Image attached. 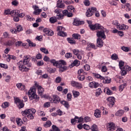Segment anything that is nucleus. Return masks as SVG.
<instances>
[{
  "instance_id": "obj_1",
  "label": "nucleus",
  "mask_w": 131,
  "mask_h": 131,
  "mask_svg": "<svg viewBox=\"0 0 131 131\" xmlns=\"http://www.w3.org/2000/svg\"><path fill=\"white\" fill-rule=\"evenodd\" d=\"M28 96L30 100H35L36 102L39 101V96L36 95L35 87H31L28 92Z\"/></svg>"
},
{
  "instance_id": "obj_2",
  "label": "nucleus",
  "mask_w": 131,
  "mask_h": 131,
  "mask_svg": "<svg viewBox=\"0 0 131 131\" xmlns=\"http://www.w3.org/2000/svg\"><path fill=\"white\" fill-rule=\"evenodd\" d=\"M36 111L34 108H30L24 111L21 112V114L23 116H27L29 119H33L34 117H33V114H35Z\"/></svg>"
},
{
  "instance_id": "obj_3",
  "label": "nucleus",
  "mask_w": 131,
  "mask_h": 131,
  "mask_svg": "<svg viewBox=\"0 0 131 131\" xmlns=\"http://www.w3.org/2000/svg\"><path fill=\"white\" fill-rule=\"evenodd\" d=\"M93 75L94 76V77H95V78L100 79V80H103V82L104 83H110L111 82V78L108 77H104L101 75L95 73H93Z\"/></svg>"
},
{
  "instance_id": "obj_4",
  "label": "nucleus",
  "mask_w": 131,
  "mask_h": 131,
  "mask_svg": "<svg viewBox=\"0 0 131 131\" xmlns=\"http://www.w3.org/2000/svg\"><path fill=\"white\" fill-rule=\"evenodd\" d=\"M72 52H73L74 55H75V56H77V58L79 60H81V59H82L83 55L84 54V52H83V51L82 50L79 51V50L76 49H73L72 50Z\"/></svg>"
},
{
  "instance_id": "obj_5",
  "label": "nucleus",
  "mask_w": 131,
  "mask_h": 131,
  "mask_svg": "<svg viewBox=\"0 0 131 131\" xmlns=\"http://www.w3.org/2000/svg\"><path fill=\"white\" fill-rule=\"evenodd\" d=\"M17 66L18 67L19 70L21 72H27L30 70V69L28 68L27 67L24 66V63H23V61H20L19 62L17 63Z\"/></svg>"
},
{
  "instance_id": "obj_6",
  "label": "nucleus",
  "mask_w": 131,
  "mask_h": 131,
  "mask_svg": "<svg viewBox=\"0 0 131 131\" xmlns=\"http://www.w3.org/2000/svg\"><path fill=\"white\" fill-rule=\"evenodd\" d=\"M30 55H25L24 57V60L23 63H24V65H26L27 67L30 68L31 66H32V64L30 62Z\"/></svg>"
},
{
  "instance_id": "obj_7",
  "label": "nucleus",
  "mask_w": 131,
  "mask_h": 131,
  "mask_svg": "<svg viewBox=\"0 0 131 131\" xmlns=\"http://www.w3.org/2000/svg\"><path fill=\"white\" fill-rule=\"evenodd\" d=\"M66 29L65 28L62 26H59L57 27L58 35L59 36H67V33L64 32Z\"/></svg>"
},
{
  "instance_id": "obj_8",
  "label": "nucleus",
  "mask_w": 131,
  "mask_h": 131,
  "mask_svg": "<svg viewBox=\"0 0 131 131\" xmlns=\"http://www.w3.org/2000/svg\"><path fill=\"white\" fill-rule=\"evenodd\" d=\"M89 27L91 30H96L98 29L105 30V28L99 24H96L95 25H89Z\"/></svg>"
},
{
  "instance_id": "obj_9",
  "label": "nucleus",
  "mask_w": 131,
  "mask_h": 131,
  "mask_svg": "<svg viewBox=\"0 0 131 131\" xmlns=\"http://www.w3.org/2000/svg\"><path fill=\"white\" fill-rule=\"evenodd\" d=\"M105 31H107L106 28L105 30H102L101 31H97L96 35L98 38L101 37L103 39H106V35H105Z\"/></svg>"
},
{
  "instance_id": "obj_10",
  "label": "nucleus",
  "mask_w": 131,
  "mask_h": 131,
  "mask_svg": "<svg viewBox=\"0 0 131 131\" xmlns=\"http://www.w3.org/2000/svg\"><path fill=\"white\" fill-rule=\"evenodd\" d=\"M131 68L128 66H125L121 68V74L123 76L127 74V71H130Z\"/></svg>"
},
{
  "instance_id": "obj_11",
  "label": "nucleus",
  "mask_w": 131,
  "mask_h": 131,
  "mask_svg": "<svg viewBox=\"0 0 131 131\" xmlns=\"http://www.w3.org/2000/svg\"><path fill=\"white\" fill-rule=\"evenodd\" d=\"M19 14V10H12L10 9H7L5 11V15H11V16H15V15H18Z\"/></svg>"
},
{
  "instance_id": "obj_12",
  "label": "nucleus",
  "mask_w": 131,
  "mask_h": 131,
  "mask_svg": "<svg viewBox=\"0 0 131 131\" xmlns=\"http://www.w3.org/2000/svg\"><path fill=\"white\" fill-rule=\"evenodd\" d=\"M60 100V97L56 95H52V98L50 99V101H51L52 103H54L55 104H58Z\"/></svg>"
},
{
  "instance_id": "obj_13",
  "label": "nucleus",
  "mask_w": 131,
  "mask_h": 131,
  "mask_svg": "<svg viewBox=\"0 0 131 131\" xmlns=\"http://www.w3.org/2000/svg\"><path fill=\"white\" fill-rule=\"evenodd\" d=\"M107 129L108 131H114L116 129L115 124L113 122H109L106 124Z\"/></svg>"
},
{
  "instance_id": "obj_14",
  "label": "nucleus",
  "mask_w": 131,
  "mask_h": 131,
  "mask_svg": "<svg viewBox=\"0 0 131 131\" xmlns=\"http://www.w3.org/2000/svg\"><path fill=\"white\" fill-rule=\"evenodd\" d=\"M35 86L37 88L38 95L41 96V95H42V93H43V89L42 88V87L39 85V84L37 83V82H35Z\"/></svg>"
},
{
  "instance_id": "obj_15",
  "label": "nucleus",
  "mask_w": 131,
  "mask_h": 131,
  "mask_svg": "<svg viewBox=\"0 0 131 131\" xmlns=\"http://www.w3.org/2000/svg\"><path fill=\"white\" fill-rule=\"evenodd\" d=\"M33 8L34 10L33 12L34 15H39L42 12V10L41 9H38V6L37 5L33 6Z\"/></svg>"
},
{
  "instance_id": "obj_16",
  "label": "nucleus",
  "mask_w": 131,
  "mask_h": 131,
  "mask_svg": "<svg viewBox=\"0 0 131 131\" xmlns=\"http://www.w3.org/2000/svg\"><path fill=\"white\" fill-rule=\"evenodd\" d=\"M129 28V27L126 25H120V24H119L118 27H117V29H119V30H127Z\"/></svg>"
},
{
  "instance_id": "obj_17",
  "label": "nucleus",
  "mask_w": 131,
  "mask_h": 131,
  "mask_svg": "<svg viewBox=\"0 0 131 131\" xmlns=\"http://www.w3.org/2000/svg\"><path fill=\"white\" fill-rule=\"evenodd\" d=\"M43 32L46 33L47 35H48L49 36H52V35H54V32L52 31V30H50L48 28H45L43 30Z\"/></svg>"
},
{
  "instance_id": "obj_18",
  "label": "nucleus",
  "mask_w": 131,
  "mask_h": 131,
  "mask_svg": "<svg viewBox=\"0 0 131 131\" xmlns=\"http://www.w3.org/2000/svg\"><path fill=\"white\" fill-rule=\"evenodd\" d=\"M99 85L100 84H99V83L95 81L91 82L89 84V86L90 87L91 89H97Z\"/></svg>"
},
{
  "instance_id": "obj_19",
  "label": "nucleus",
  "mask_w": 131,
  "mask_h": 131,
  "mask_svg": "<svg viewBox=\"0 0 131 131\" xmlns=\"http://www.w3.org/2000/svg\"><path fill=\"white\" fill-rule=\"evenodd\" d=\"M104 46L103 40L101 38H98L97 39V47L98 48H102Z\"/></svg>"
},
{
  "instance_id": "obj_20",
  "label": "nucleus",
  "mask_w": 131,
  "mask_h": 131,
  "mask_svg": "<svg viewBox=\"0 0 131 131\" xmlns=\"http://www.w3.org/2000/svg\"><path fill=\"white\" fill-rule=\"evenodd\" d=\"M55 13L56 14V16L57 17V19H58V20H62V19H63V15L61 14V12H60V11H59V9H56L54 11Z\"/></svg>"
},
{
  "instance_id": "obj_21",
  "label": "nucleus",
  "mask_w": 131,
  "mask_h": 131,
  "mask_svg": "<svg viewBox=\"0 0 131 131\" xmlns=\"http://www.w3.org/2000/svg\"><path fill=\"white\" fill-rule=\"evenodd\" d=\"M57 7L61 9H64L65 8V5L62 2V0H58L57 2Z\"/></svg>"
},
{
  "instance_id": "obj_22",
  "label": "nucleus",
  "mask_w": 131,
  "mask_h": 131,
  "mask_svg": "<svg viewBox=\"0 0 131 131\" xmlns=\"http://www.w3.org/2000/svg\"><path fill=\"white\" fill-rule=\"evenodd\" d=\"M107 102H108V103H109V104H110V105H113L115 103V98L113 97H108L107 99Z\"/></svg>"
},
{
  "instance_id": "obj_23",
  "label": "nucleus",
  "mask_w": 131,
  "mask_h": 131,
  "mask_svg": "<svg viewBox=\"0 0 131 131\" xmlns=\"http://www.w3.org/2000/svg\"><path fill=\"white\" fill-rule=\"evenodd\" d=\"M16 42V39L12 38L11 40H8L5 46H8L9 47H11V46H13Z\"/></svg>"
},
{
  "instance_id": "obj_24",
  "label": "nucleus",
  "mask_w": 131,
  "mask_h": 131,
  "mask_svg": "<svg viewBox=\"0 0 131 131\" xmlns=\"http://www.w3.org/2000/svg\"><path fill=\"white\" fill-rule=\"evenodd\" d=\"M73 24V25H75V26H78L79 25H81V24H84V21H80L77 19H75Z\"/></svg>"
},
{
  "instance_id": "obj_25",
  "label": "nucleus",
  "mask_w": 131,
  "mask_h": 131,
  "mask_svg": "<svg viewBox=\"0 0 131 131\" xmlns=\"http://www.w3.org/2000/svg\"><path fill=\"white\" fill-rule=\"evenodd\" d=\"M50 62L51 64H53V66H55V67H60V66H59V61H56V60L52 59L50 60Z\"/></svg>"
},
{
  "instance_id": "obj_26",
  "label": "nucleus",
  "mask_w": 131,
  "mask_h": 131,
  "mask_svg": "<svg viewBox=\"0 0 131 131\" xmlns=\"http://www.w3.org/2000/svg\"><path fill=\"white\" fill-rule=\"evenodd\" d=\"M16 86L20 91H24L25 90V85L21 83L16 84Z\"/></svg>"
},
{
  "instance_id": "obj_27",
  "label": "nucleus",
  "mask_w": 131,
  "mask_h": 131,
  "mask_svg": "<svg viewBox=\"0 0 131 131\" xmlns=\"http://www.w3.org/2000/svg\"><path fill=\"white\" fill-rule=\"evenodd\" d=\"M60 103L61 104H62V105H63V106H64V107L67 108V109H69L70 105H69V103L68 101L63 100L60 102Z\"/></svg>"
},
{
  "instance_id": "obj_28",
  "label": "nucleus",
  "mask_w": 131,
  "mask_h": 131,
  "mask_svg": "<svg viewBox=\"0 0 131 131\" xmlns=\"http://www.w3.org/2000/svg\"><path fill=\"white\" fill-rule=\"evenodd\" d=\"M123 114H124V111L122 110H119L115 113L116 116H119V117L122 116Z\"/></svg>"
},
{
  "instance_id": "obj_29",
  "label": "nucleus",
  "mask_w": 131,
  "mask_h": 131,
  "mask_svg": "<svg viewBox=\"0 0 131 131\" xmlns=\"http://www.w3.org/2000/svg\"><path fill=\"white\" fill-rule=\"evenodd\" d=\"M94 116L97 118L101 117V111L99 110H96L94 113Z\"/></svg>"
},
{
  "instance_id": "obj_30",
  "label": "nucleus",
  "mask_w": 131,
  "mask_h": 131,
  "mask_svg": "<svg viewBox=\"0 0 131 131\" xmlns=\"http://www.w3.org/2000/svg\"><path fill=\"white\" fill-rule=\"evenodd\" d=\"M104 93L106 92V95L110 96L111 95H113V92L110 90V89L108 88H105L104 90Z\"/></svg>"
},
{
  "instance_id": "obj_31",
  "label": "nucleus",
  "mask_w": 131,
  "mask_h": 131,
  "mask_svg": "<svg viewBox=\"0 0 131 131\" xmlns=\"http://www.w3.org/2000/svg\"><path fill=\"white\" fill-rule=\"evenodd\" d=\"M72 93H73V96L74 98H77L79 97V95H80V93H79V92L75 90H73L72 91Z\"/></svg>"
},
{
  "instance_id": "obj_32",
  "label": "nucleus",
  "mask_w": 131,
  "mask_h": 131,
  "mask_svg": "<svg viewBox=\"0 0 131 131\" xmlns=\"http://www.w3.org/2000/svg\"><path fill=\"white\" fill-rule=\"evenodd\" d=\"M103 93V91H102V89L101 88H98L95 93V96L96 97H99Z\"/></svg>"
},
{
  "instance_id": "obj_33",
  "label": "nucleus",
  "mask_w": 131,
  "mask_h": 131,
  "mask_svg": "<svg viewBox=\"0 0 131 131\" xmlns=\"http://www.w3.org/2000/svg\"><path fill=\"white\" fill-rule=\"evenodd\" d=\"M85 15L86 17H91V16H93V15H94V13H93V12H92L91 9H89L87 10Z\"/></svg>"
},
{
  "instance_id": "obj_34",
  "label": "nucleus",
  "mask_w": 131,
  "mask_h": 131,
  "mask_svg": "<svg viewBox=\"0 0 131 131\" xmlns=\"http://www.w3.org/2000/svg\"><path fill=\"white\" fill-rule=\"evenodd\" d=\"M40 51L45 54V55H48L49 54V50L47 49L46 48H40Z\"/></svg>"
},
{
  "instance_id": "obj_35",
  "label": "nucleus",
  "mask_w": 131,
  "mask_h": 131,
  "mask_svg": "<svg viewBox=\"0 0 131 131\" xmlns=\"http://www.w3.org/2000/svg\"><path fill=\"white\" fill-rule=\"evenodd\" d=\"M67 40L71 45H75L76 42L72 38H67Z\"/></svg>"
},
{
  "instance_id": "obj_36",
  "label": "nucleus",
  "mask_w": 131,
  "mask_h": 131,
  "mask_svg": "<svg viewBox=\"0 0 131 131\" xmlns=\"http://www.w3.org/2000/svg\"><path fill=\"white\" fill-rule=\"evenodd\" d=\"M23 45H27V43H23L21 41H18L15 42V46L16 47H22Z\"/></svg>"
},
{
  "instance_id": "obj_37",
  "label": "nucleus",
  "mask_w": 131,
  "mask_h": 131,
  "mask_svg": "<svg viewBox=\"0 0 131 131\" xmlns=\"http://www.w3.org/2000/svg\"><path fill=\"white\" fill-rule=\"evenodd\" d=\"M91 130L92 131H99V128H98V126L96 124H94L91 126Z\"/></svg>"
},
{
  "instance_id": "obj_38",
  "label": "nucleus",
  "mask_w": 131,
  "mask_h": 131,
  "mask_svg": "<svg viewBox=\"0 0 131 131\" xmlns=\"http://www.w3.org/2000/svg\"><path fill=\"white\" fill-rule=\"evenodd\" d=\"M16 121L17 124L19 126H21V125L23 124V121H22V119H21L20 118H17Z\"/></svg>"
},
{
  "instance_id": "obj_39",
  "label": "nucleus",
  "mask_w": 131,
  "mask_h": 131,
  "mask_svg": "<svg viewBox=\"0 0 131 131\" xmlns=\"http://www.w3.org/2000/svg\"><path fill=\"white\" fill-rule=\"evenodd\" d=\"M9 106H10V103L8 102L7 101L3 103L2 105V107L4 109H6V108H8V107H9Z\"/></svg>"
},
{
  "instance_id": "obj_40",
  "label": "nucleus",
  "mask_w": 131,
  "mask_h": 131,
  "mask_svg": "<svg viewBox=\"0 0 131 131\" xmlns=\"http://www.w3.org/2000/svg\"><path fill=\"white\" fill-rule=\"evenodd\" d=\"M49 21L52 24H54V23H56V22H57V18L55 16L52 17L49 19Z\"/></svg>"
},
{
  "instance_id": "obj_41",
  "label": "nucleus",
  "mask_w": 131,
  "mask_h": 131,
  "mask_svg": "<svg viewBox=\"0 0 131 131\" xmlns=\"http://www.w3.org/2000/svg\"><path fill=\"white\" fill-rule=\"evenodd\" d=\"M88 49H94V50L97 49V46H96V45H95V44H94L93 43H90L88 46Z\"/></svg>"
},
{
  "instance_id": "obj_42",
  "label": "nucleus",
  "mask_w": 131,
  "mask_h": 131,
  "mask_svg": "<svg viewBox=\"0 0 131 131\" xmlns=\"http://www.w3.org/2000/svg\"><path fill=\"white\" fill-rule=\"evenodd\" d=\"M52 125V122L51 121H47L45 124H43L45 127H50Z\"/></svg>"
},
{
  "instance_id": "obj_43",
  "label": "nucleus",
  "mask_w": 131,
  "mask_h": 131,
  "mask_svg": "<svg viewBox=\"0 0 131 131\" xmlns=\"http://www.w3.org/2000/svg\"><path fill=\"white\" fill-rule=\"evenodd\" d=\"M27 41L29 43V47H35L36 46V44L33 43L29 39H27Z\"/></svg>"
},
{
  "instance_id": "obj_44",
  "label": "nucleus",
  "mask_w": 131,
  "mask_h": 131,
  "mask_svg": "<svg viewBox=\"0 0 131 131\" xmlns=\"http://www.w3.org/2000/svg\"><path fill=\"white\" fill-rule=\"evenodd\" d=\"M58 63H58V66H59V67H62V65H66V64H67L66 61L63 60H60L58 61Z\"/></svg>"
},
{
  "instance_id": "obj_45",
  "label": "nucleus",
  "mask_w": 131,
  "mask_h": 131,
  "mask_svg": "<svg viewBox=\"0 0 131 131\" xmlns=\"http://www.w3.org/2000/svg\"><path fill=\"white\" fill-rule=\"evenodd\" d=\"M72 36L75 39H80L81 38L80 35L79 34H73Z\"/></svg>"
},
{
  "instance_id": "obj_46",
  "label": "nucleus",
  "mask_w": 131,
  "mask_h": 131,
  "mask_svg": "<svg viewBox=\"0 0 131 131\" xmlns=\"http://www.w3.org/2000/svg\"><path fill=\"white\" fill-rule=\"evenodd\" d=\"M78 75H86V74H88V73L84 72V71H83V70L82 69H80L78 71Z\"/></svg>"
},
{
  "instance_id": "obj_47",
  "label": "nucleus",
  "mask_w": 131,
  "mask_h": 131,
  "mask_svg": "<svg viewBox=\"0 0 131 131\" xmlns=\"http://www.w3.org/2000/svg\"><path fill=\"white\" fill-rule=\"evenodd\" d=\"M126 86V83L120 85L119 86V91H120V92H122V91H123V90L124 89V88H125Z\"/></svg>"
},
{
  "instance_id": "obj_48",
  "label": "nucleus",
  "mask_w": 131,
  "mask_h": 131,
  "mask_svg": "<svg viewBox=\"0 0 131 131\" xmlns=\"http://www.w3.org/2000/svg\"><path fill=\"white\" fill-rule=\"evenodd\" d=\"M78 79H79V80H81V81H82L84 79H85V77L83 75H78Z\"/></svg>"
},
{
  "instance_id": "obj_49",
  "label": "nucleus",
  "mask_w": 131,
  "mask_h": 131,
  "mask_svg": "<svg viewBox=\"0 0 131 131\" xmlns=\"http://www.w3.org/2000/svg\"><path fill=\"white\" fill-rule=\"evenodd\" d=\"M75 119H77V122H79H79H82L84 120L83 118H82L81 117L79 118L77 116H75Z\"/></svg>"
},
{
  "instance_id": "obj_50",
  "label": "nucleus",
  "mask_w": 131,
  "mask_h": 131,
  "mask_svg": "<svg viewBox=\"0 0 131 131\" xmlns=\"http://www.w3.org/2000/svg\"><path fill=\"white\" fill-rule=\"evenodd\" d=\"M101 72H104L106 73L107 71H108V69H107V67L106 66H103L102 67L101 69Z\"/></svg>"
},
{
  "instance_id": "obj_51",
  "label": "nucleus",
  "mask_w": 131,
  "mask_h": 131,
  "mask_svg": "<svg viewBox=\"0 0 131 131\" xmlns=\"http://www.w3.org/2000/svg\"><path fill=\"white\" fill-rule=\"evenodd\" d=\"M65 57L67 59H70V58H72V54L70 52L67 53L65 54Z\"/></svg>"
},
{
  "instance_id": "obj_52",
  "label": "nucleus",
  "mask_w": 131,
  "mask_h": 131,
  "mask_svg": "<svg viewBox=\"0 0 131 131\" xmlns=\"http://www.w3.org/2000/svg\"><path fill=\"white\" fill-rule=\"evenodd\" d=\"M83 68L85 71H89V70H91V66L89 64H85L83 66Z\"/></svg>"
},
{
  "instance_id": "obj_53",
  "label": "nucleus",
  "mask_w": 131,
  "mask_h": 131,
  "mask_svg": "<svg viewBox=\"0 0 131 131\" xmlns=\"http://www.w3.org/2000/svg\"><path fill=\"white\" fill-rule=\"evenodd\" d=\"M43 64H45L43 60H40L37 62V66L40 67V66H43Z\"/></svg>"
},
{
  "instance_id": "obj_54",
  "label": "nucleus",
  "mask_w": 131,
  "mask_h": 131,
  "mask_svg": "<svg viewBox=\"0 0 131 131\" xmlns=\"http://www.w3.org/2000/svg\"><path fill=\"white\" fill-rule=\"evenodd\" d=\"M76 88L77 89H78L79 90L82 89L83 88L82 84L78 82L77 83V85H76Z\"/></svg>"
},
{
  "instance_id": "obj_55",
  "label": "nucleus",
  "mask_w": 131,
  "mask_h": 131,
  "mask_svg": "<svg viewBox=\"0 0 131 131\" xmlns=\"http://www.w3.org/2000/svg\"><path fill=\"white\" fill-rule=\"evenodd\" d=\"M68 10L71 12H74L75 11V9L73 6H69L68 7Z\"/></svg>"
},
{
  "instance_id": "obj_56",
  "label": "nucleus",
  "mask_w": 131,
  "mask_h": 131,
  "mask_svg": "<svg viewBox=\"0 0 131 131\" xmlns=\"http://www.w3.org/2000/svg\"><path fill=\"white\" fill-rule=\"evenodd\" d=\"M11 16L13 17V20L14 21V22H19V19L18 15H13Z\"/></svg>"
},
{
  "instance_id": "obj_57",
  "label": "nucleus",
  "mask_w": 131,
  "mask_h": 131,
  "mask_svg": "<svg viewBox=\"0 0 131 131\" xmlns=\"http://www.w3.org/2000/svg\"><path fill=\"white\" fill-rule=\"evenodd\" d=\"M17 105L19 109H21L24 107V103H23V101H21V102L17 103Z\"/></svg>"
},
{
  "instance_id": "obj_58",
  "label": "nucleus",
  "mask_w": 131,
  "mask_h": 131,
  "mask_svg": "<svg viewBox=\"0 0 131 131\" xmlns=\"http://www.w3.org/2000/svg\"><path fill=\"white\" fill-rule=\"evenodd\" d=\"M112 24L113 25H115V26H116L117 27L119 25V23H118V20H113L112 21Z\"/></svg>"
},
{
  "instance_id": "obj_59",
  "label": "nucleus",
  "mask_w": 131,
  "mask_h": 131,
  "mask_svg": "<svg viewBox=\"0 0 131 131\" xmlns=\"http://www.w3.org/2000/svg\"><path fill=\"white\" fill-rule=\"evenodd\" d=\"M61 80H62V78H61V77H57L55 80V82L56 83H60V82H61Z\"/></svg>"
},
{
  "instance_id": "obj_60",
  "label": "nucleus",
  "mask_w": 131,
  "mask_h": 131,
  "mask_svg": "<svg viewBox=\"0 0 131 131\" xmlns=\"http://www.w3.org/2000/svg\"><path fill=\"white\" fill-rule=\"evenodd\" d=\"M0 67H1V68H4V69H8V64L4 63H0Z\"/></svg>"
},
{
  "instance_id": "obj_61",
  "label": "nucleus",
  "mask_w": 131,
  "mask_h": 131,
  "mask_svg": "<svg viewBox=\"0 0 131 131\" xmlns=\"http://www.w3.org/2000/svg\"><path fill=\"white\" fill-rule=\"evenodd\" d=\"M26 19H27V21H33L34 20V18L31 17L29 15H26Z\"/></svg>"
},
{
  "instance_id": "obj_62",
  "label": "nucleus",
  "mask_w": 131,
  "mask_h": 131,
  "mask_svg": "<svg viewBox=\"0 0 131 131\" xmlns=\"http://www.w3.org/2000/svg\"><path fill=\"white\" fill-rule=\"evenodd\" d=\"M91 120H92V119L90 117H88V116H86L84 118V121L85 122H90Z\"/></svg>"
},
{
  "instance_id": "obj_63",
  "label": "nucleus",
  "mask_w": 131,
  "mask_h": 131,
  "mask_svg": "<svg viewBox=\"0 0 131 131\" xmlns=\"http://www.w3.org/2000/svg\"><path fill=\"white\" fill-rule=\"evenodd\" d=\"M22 30H23V29L21 27V25H18L16 27L17 32H20V31H22Z\"/></svg>"
},
{
  "instance_id": "obj_64",
  "label": "nucleus",
  "mask_w": 131,
  "mask_h": 131,
  "mask_svg": "<svg viewBox=\"0 0 131 131\" xmlns=\"http://www.w3.org/2000/svg\"><path fill=\"white\" fill-rule=\"evenodd\" d=\"M111 58L112 60H117L118 59V56L117 54H114L112 55Z\"/></svg>"
}]
</instances>
